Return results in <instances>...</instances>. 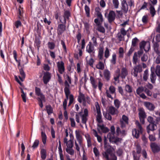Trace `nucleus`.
I'll list each match as a JSON object with an SVG mask.
<instances>
[{
    "mask_svg": "<svg viewBox=\"0 0 160 160\" xmlns=\"http://www.w3.org/2000/svg\"><path fill=\"white\" fill-rule=\"evenodd\" d=\"M41 43V42L40 40V36H36L35 37V40L34 41V46L35 47H37L38 51H39V48L40 47Z\"/></svg>",
    "mask_w": 160,
    "mask_h": 160,
    "instance_id": "nucleus-12",
    "label": "nucleus"
},
{
    "mask_svg": "<svg viewBox=\"0 0 160 160\" xmlns=\"http://www.w3.org/2000/svg\"><path fill=\"white\" fill-rule=\"evenodd\" d=\"M144 105L148 109L151 111L153 110L155 108L154 105L150 102H145Z\"/></svg>",
    "mask_w": 160,
    "mask_h": 160,
    "instance_id": "nucleus-17",
    "label": "nucleus"
},
{
    "mask_svg": "<svg viewBox=\"0 0 160 160\" xmlns=\"http://www.w3.org/2000/svg\"><path fill=\"white\" fill-rule=\"evenodd\" d=\"M110 114L109 113L103 112V115L104 117L108 120L111 121L112 120V117Z\"/></svg>",
    "mask_w": 160,
    "mask_h": 160,
    "instance_id": "nucleus-47",
    "label": "nucleus"
},
{
    "mask_svg": "<svg viewBox=\"0 0 160 160\" xmlns=\"http://www.w3.org/2000/svg\"><path fill=\"white\" fill-rule=\"evenodd\" d=\"M90 80L92 87L94 89H96L97 87V85L96 84V81L94 78L92 76H91Z\"/></svg>",
    "mask_w": 160,
    "mask_h": 160,
    "instance_id": "nucleus-29",
    "label": "nucleus"
},
{
    "mask_svg": "<svg viewBox=\"0 0 160 160\" xmlns=\"http://www.w3.org/2000/svg\"><path fill=\"white\" fill-rule=\"evenodd\" d=\"M39 140L38 139L35 140L32 146V148L33 149L37 148L39 145Z\"/></svg>",
    "mask_w": 160,
    "mask_h": 160,
    "instance_id": "nucleus-52",
    "label": "nucleus"
},
{
    "mask_svg": "<svg viewBox=\"0 0 160 160\" xmlns=\"http://www.w3.org/2000/svg\"><path fill=\"white\" fill-rule=\"evenodd\" d=\"M85 10L87 17H90V8L87 5L85 6Z\"/></svg>",
    "mask_w": 160,
    "mask_h": 160,
    "instance_id": "nucleus-46",
    "label": "nucleus"
},
{
    "mask_svg": "<svg viewBox=\"0 0 160 160\" xmlns=\"http://www.w3.org/2000/svg\"><path fill=\"white\" fill-rule=\"evenodd\" d=\"M147 44L145 41H142L139 44L140 49L144 50Z\"/></svg>",
    "mask_w": 160,
    "mask_h": 160,
    "instance_id": "nucleus-54",
    "label": "nucleus"
},
{
    "mask_svg": "<svg viewBox=\"0 0 160 160\" xmlns=\"http://www.w3.org/2000/svg\"><path fill=\"white\" fill-rule=\"evenodd\" d=\"M19 72L21 76H19V78L22 81H23L25 77V73L22 68L19 69Z\"/></svg>",
    "mask_w": 160,
    "mask_h": 160,
    "instance_id": "nucleus-25",
    "label": "nucleus"
},
{
    "mask_svg": "<svg viewBox=\"0 0 160 160\" xmlns=\"http://www.w3.org/2000/svg\"><path fill=\"white\" fill-rule=\"evenodd\" d=\"M135 124L136 125L137 129L139 132H140L141 134L143 132V128L141 126V124L138 121H136Z\"/></svg>",
    "mask_w": 160,
    "mask_h": 160,
    "instance_id": "nucleus-28",
    "label": "nucleus"
},
{
    "mask_svg": "<svg viewBox=\"0 0 160 160\" xmlns=\"http://www.w3.org/2000/svg\"><path fill=\"white\" fill-rule=\"evenodd\" d=\"M48 48L50 50L54 49L55 47V44L53 42H48Z\"/></svg>",
    "mask_w": 160,
    "mask_h": 160,
    "instance_id": "nucleus-50",
    "label": "nucleus"
},
{
    "mask_svg": "<svg viewBox=\"0 0 160 160\" xmlns=\"http://www.w3.org/2000/svg\"><path fill=\"white\" fill-rule=\"evenodd\" d=\"M149 5L150 6L149 8L150 13L151 15V16L153 17L156 14V11L153 5L150 3H149Z\"/></svg>",
    "mask_w": 160,
    "mask_h": 160,
    "instance_id": "nucleus-23",
    "label": "nucleus"
},
{
    "mask_svg": "<svg viewBox=\"0 0 160 160\" xmlns=\"http://www.w3.org/2000/svg\"><path fill=\"white\" fill-rule=\"evenodd\" d=\"M159 44L158 42H155L153 43V48L154 51L157 54L160 53L159 50L158 49Z\"/></svg>",
    "mask_w": 160,
    "mask_h": 160,
    "instance_id": "nucleus-32",
    "label": "nucleus"
},
{
    "mask_svg": "<svg viewBox=\"0 0 160 160\" xmlns=\"http://www.w3.org/2000/svg\"><path fill=\"white\" fill-rule=\"evenodd\" d=\"M91 58L88 61L87 60V63L92 67H93V64L94 62V60L92 58L93 57H91Z\"/></svg>",
    "mask_w": 160,
    "mask_h": 160,
    "instance_id": "nucleus-56",
    "label": "nucleus"
},
{
    "mask_svg": "<svg viewBox=\"0 0 160 160\" xmlns=\"http://www.w3.org/2000/svg\"><path fill=\"white\" fill-rule=\"evenodd\" d=\"M132 154L133 156L134 160H139L140 155L139 154H138L135 151L132 152Z\"/></svg>",
    "mask_w": 160,
    "mask_h": 160,
    "instance_id": "nucleus-40",
    "label": "nucleus"
},
{
    "mask_svg": "<svg viewBox=\"0 0 160 160\" xmlns=\"http://www.w3.org/2000/svg\"><path fill=\"white\" fill-rule=\"evenodd\" d=\"M117 110L113 106H111L109 107L108 112L112 115H114L116 114V112Z\"/></svg>",
    "mask_w": 160,
    "mask_h": 160,
    "instance_id": "nucleus-31",
    "label": "nucleus"
},
{
    "mask_svg": "<svg viewBox=\"0 0 160 160\" xmlns=\"http://www.w3.org/2000/svg\"><path fill=\"white\" fill-rule=\"evenodd\" d=\"M122 120L125 122L127 124H128V118L126 115H123L122 117Z\"/></svg>",
    "mask_w": 160,
    "mask_h": 160,
    "instance_id": "nucleus-60",
    "label": "nucleus"
},
{
    "mask_svg": "<svg viewBox=\"0 0 160 160\" xmlns=\"http://www.w3.org/2000/svg\"><path fill=\"white\" fill-rule=\"evenodd\" d=\"M14 25L16 28H18L19 27H20L22 25V24L20 20H17L14 23Z\"/></svg>",
    "mask_w": 160,
    "mask_h": 160,
    "instance_id": "nucleus-64",
    "label": "nucleus"
},
{
    "mask_svg": "<svg viewBox=\"0 0 160 160\" xmlns=\"http://www.w3.org/2000/svg\"><path fill=\"white\" fill-rule=\"evenodd\" d=\"M44 98H42V97H38L37 98L38 101V104L41 108H42L43 106L42 102H45L46 101L45 96L44 97Z\"/></svg>",
    "mask_w": 160,
    "mask_h": 160,
    "instance_id": "nucleus-21",
    "label": "nucleus"
},
{
    "mask_svg": "<svg viewBox=\"0 0 160 160\" xmlns=\"http://www.w3.org/2000/svg\"><path fill=\"white\" fill-rule=\"evenodd\" d=\"M66 150V152L70 155H72L74 154V151L72 148H67Z\"/></svg>",
    "mask_w": 160,
    "mask_h": 160,
    "instance_id": "nucleus-53",
    "label": "nucleus"
},
{
    "mask_svg": "<svg viewBox=\"0 0 160 160\" xmlns=\"http://www.w3.org/2000/svg\"><path fill=\"white\" fill-rule=\"evenodd\" d=\"M97 30L102 33H104L105 32V29L104 27L101 26H98V27Z\"/></svg>",
    "mask_w": 160,
    "mask_h": 160,
    "instance_id": "nucleus-63",
    "label": "nucleus"
},
{
    "mask_svg": "<svg viewBox=\"0 0 160 160\" xmlns=\"http://www.w3.org/2000/svg\"><path fill=\"white\" fill-rule=\"evenodd\" d=\"M110 56V52L108 48H106V50L104 53V57L106 58H108Z\"/></svg>",
    "mask_w": 160,
    "mask_h": 160,
    "instance_id": "nucleus-61",
    "label": "nucleus"
},
{
    "mask_svg": "<svg viewBox=\"0 0 160 160\" xmlns=\"http://www.w3.org/2000/svg\"><path fill=\"white\" fill-rule=\"evenodd\" d=\"M125 90L128 93H131L132 92V87L129 85L127 84L125 86Z\"/></svg>",
    "mask_w": 160,
    "mask_h": 160,
    "instance_id": "nucleus-45",
    "label": "nucleus"
},
{
    "mask_svg": "<svg viewBox=\"0 0 160 160\" xmlns=\"http://www.w3.org/2000/svg\"><path fill=\"white\" fill-rule=\"evenodd\" d=\"M70 16V13L69 11L66 10L65 11L63 16L64 23H66V19H68Z\"/></svg>",
    "mask_w": 160,
    "mask_h": 160,
    "instance_id": "nucleus-22",
    "label": "nucleus"
},
{
    "mask_svg": "<svg viewBox=\"0 0 160 160\" xmlns=\"http://www.w3.org/2000/svg\"><path fill=\"white\" fill-rule=\"evenodd\" d=\"M155 72L157 75L160 78V66L159 65L156 66L155 68Z\"/></svg>",
    "mask_w": 160,
    "mask_h": 160,
    "instance_id": "nucleus-38",
    "label": "nucleus"
},
{
    "mask_svg": "<svg viewBox=\"0 0 160 160\" xmlns=\"http://www.w3.org/2000/svg\"><path fill=\"white\" fill-rule=\"evenodd\" d=\"M148 58L147 54L144 53L141 58V60L142 62H146L148 60Z\"/></svg>",
    "mask_w": 160,
    "mask_h": 160,
    "instance_id": "nucleus-59",
    "label": "nucleus"
},
{
    "mask_svg": "<svg viewBox=\"0 0 160 160\" xmlns=\"http://www.w3.org/2000/svg\"><path fill=\"white\" fill-rule=\"evenodd\" d=\"M41 136L42 142L43 144L45 145L46 143L47 136L45 132L42 131L41 132Z\"/></svg>",
    "mask_w": 160,
    "mask_h": 160,
    "instance_id": "nucleus-24",
    "label": "nucleus"
},
{
    "mask_svg": "<svg viewBox=\"0 0 160 160\" xmlns=\"http://www.w3.org/2000/svg\"><path fill=\"white\" fill-rule=\"evenodd\" d=\"M139 41L138 39L137 38L135 37L133 38L132 40V47H135L136 46V44Z\"/></svg>",
    "mask_w": 160,
    "mask_h": 160,
    "instance_id": "nucleus-48",
    "label": "nucleus"
},
{
    "mask_svg": "<svg viewBox=\"0 0 160 160\" xmlns=\"http://www.w3.org/2000/svg\"><path fill=\"white\" fill-rule=\"evenodd\" d=\"M97 68L103 70L104 68V65L103 62L101 61H99L98 63L96 66Z\"/></svg>",
    "mask_w": 160,
    "mask_h": 160,
    "instance_id": "nucleus-36",
    "label": "nucleus"
},
{
    "mask_svg": "<svg viewBox=\"0 0 160 160\" xmlns=\"http://www.w3.org/2000/svg\"><path fill=\"white\" fill-rule=\"evenodd\" d=\"M23 8H22L21 6H19L18 9V17L19 18L21 19L22 17L23 14Z\"/></svg>",
    "mask_w": 160,
    "mask_h": 160,
    "instance_id": "nucleus-35",
    "label": "nucleus"
},
{
    "mask_svg": "<svg viewBox=\"0 0 160 160\" xmlns=\"http://www.w3.org/2000/svg\"><path fill=\"white\" fill-rule=\"evenodd\" d=\"M115 134H112V133H108L107 137L109 138V141L112 142V140H113L116 137H115Z\"/></svg>",
    "mask_w": 160,
    "mask_h": 160,
    "instance_id": "nucleus-42",
    "label": "nucleus"
},
{
    "mask_svg": "<svg viewBox=\"0 0 160 160\" xmlns=\"http://www.w3.org/2000/svg\"><path fill=\"white\" fill-rule=\"evenodd\" d=\"M67 148H72L73 146V141L72 140L70 139L66 143Z\"/></svg>",
    "mask_w": 160,
    "mask_h": 160,
    "instance_id": "nucleus-43",
    "label": "nucleus"
},
{
    "mask_svg": "<svg viewBox=\"0 0 160 160\" xmlns=\"http://www.w3.org/2000/svg\"><path fill=\"white\" fill-rule=\"evenodd\" d=\"M59 146L58 147V149L59 150V156L63 155L62 154V150L61 146V142L60 141V139H59Z\"/></svg>",
    "mask_w": 160,
    "mask_h": 160,
    "instance_id": "nucleus-55",
    "label": "nucleus"
},
{
    "mask_svg": "<svg viewBox=\"0 0 160 160\" xmlns=\"http://www.w3.org/2000/svg\"><path fill=\"white\" fill-rule=\"evenodd\" d=\"M150 147L152 151L154 153L158 152L160 151V147L156 143L152 142L151 143Z\"/></svg>",
    "mask_w": 160,
    "mask_h": 160,
    "instance_id": "nucleus-11",
    "label": "nucleus"
},
{
    "mask_svg": "<svg viewBox=\"0 0 160 160\" xmlns=\"http://www.w3.org/2000/svg\"><path fill=\"white\" fill-rule=\"evenodd\" d=\"M85 95L84 94L80 92L79 93V95L78 96V102L81 103L82 101H84V98H85Z\"/></svg>",
    "mask_w": 160,
    "mask_h": 160,
    "instance_id": "nucleus-34",
    "label": "nucleus"
},
{
    "mask_svg": "<svg viewBox=\"0 0 160 160\" xmlns=\"http://www.w3.org/2000/svg\"><path fill=\"white\" fill-rule=\"evenodd\" d=\"M114 104L115 107L118 109L120 107V102L118 99H116L114 100Z\"/></svg>",
    "mask_w": 160,
    "mask_h": 160,
    "instance_id": "nucleus-51",
    "label": "nucleus"
},
{
    "mask_svg": "<svg viewBox=\"0 0 160 160\" xmlns=\"http://www.w3.org/2000/svg\"><path fill=\"white\" fill-rule=\"evenodd\" d=\"M35 94L38 96L42 97V98H44L45 95L42 93L41 89L38 87H36L35 88Z\"/></svg>",
    "mask_w": 160,
    "mask_h": 160,
    "instance_id": "nucleus-19",
    "label": "nucleus"
},
{
    "mask_svg": "<svg viewBox=\"0 0 160 160\" xmlns=\"http://www.w3.org/2000/svg\"><path fill=\"white\" fill-rule=\"evenodd\" d=\"M97 126L99 128H98L97 130L98 132H100V129L102 131L103 133H106L108 132L109 131V129L106 127H105L103 125H100L98 124Z\"/></svg>",
    "mask_w": 160,
    "mask_h": 160,
    "instance_id": "nucleus-16",
    "label": "nucleus"
},
{
    "mask_svg": "<svg viewBox=\"0 0 160 160\" xmlns=\"http://www.w3.org/2000/svg\"><path fill=\"white\" fill-rule=\"evenodd\" d=\"M120 78L123 79H125L128 74V71L127 69L124 67L122 68L121 71Z\"/></svg>",
    "mask_w": 160,
    "mask_h": 160,
    "instance_id": "nucleus-15",
    "label": "nucleus"
},
{
    "mask_svg": "<svg viewBox=\"0 0 160 160\" xmlns=\"http://www.w3.org/2000/svg\"><path fill=\"white\" fill-rule=\"evenodd\" d=\"M117 56L115 53H113L112 56V58L110 60V62L113 65H115L116 63Z\"/></svg>",
    "mask_w": 160,
    "mask_h": 160,
    "instance_id": "nucleus-33",
    "label": "nucleus"
},
{
    "mask_svg": "<svg viewBox=\"0 0 160 160\" xmlns=\"http://www.w3.org/2000/svg\"><path fill=\"white\" fill-rule=\"evenodd\" d=\"M46 109L48 115H50L53 112V108L50 105L46 106Z\"/></svg>",
    "mask_w": 160,
    "mask_h": 160,
    "instance_id": "nucleus-26",
    "label": "nucleus"
},
{
    "mask_svg": "<svg viewBox=\"0 0 160 160\" xmlns=\"http://www.w3.org/2000/svg\"><path fill=\"white\" fill-rule=\"evenodd\" d=\"M138 55L137 53L136 52H135L134 54L133 57L132 59V62L134 64H136L137 62H138Z\"/></svg>",
    "mask_w": 160,
    "mask_h": 160,
    "instance_id": "nucleus-44",
    "label": "nucleus"
},
{
    "mask_svg": "<svg viewBox=\"0 0 160 160\" xmlns=\"http://www.w3.org/2000/svg\"><path fill=\"white\" fill-rule=\"evenodd\" d=\"M122 10L124 13H126L128 10V4L125 0H123L122 2Z\"/></svg>",
    "mask_w": 160,
    "mask_h": 160,
    "instance_id": "nucleus-13",
    "label": "nucleus"
},
{
    "mask_svg": "<svg viewBox=\"0 0 160 160\" xmlns=\"http://www.w3.org/2000/svg\"><path fill=\"white\" fill-rule=\"evenodd\" d=\"M155 127H157V126L154 123H150L147 128L148 133L149 134L150 131L154 130L155 129Z\"/></svg>",
    "mask_w": 160,
    "mask_h": 160,
    "instance_id": "nucleus-18",
    "label": "nucleus"
},
{
    "mask_svg": "<svg viewBox=\"0 0 160 160\" xmlns=\"http://www.w3.org/2000/svg\"><path fill=\"white\" fill-rule=\"evenodd\" d=\"M51 78V73L48 72L44 73L42 79L43 83L45 84H47L49 82Z\"/></svg>",
    "mask_w": 160,
    "mask_h": 160,
    "instance_id": "nucleus-9",
    "label": "nucleus"
},
{
    "mask_svg": "<svg viewBox=\"0 0 160 160\" xmlns=\"http://www.w3.org/2000/svg\"><path fill=\"white\" fill-rule=\"evenodd\" d=\"M106 96L109 98H110L112 100L113 99V98L112 97L111 94H114L115 97L116 96V88L115 87L113 86H111L109 88V89H106L105 92Z\"/></svg>",
    "mask_w": 160,
    "mask_h": 160,
    "instance_id": "nucleus-1",
    "label": "nucleus"
},
{
    "mask_svg": "<svg viewBox=\"0 0 160 160\" xmlns=\"http://www.w3.org/2000/svg\"><path fill=\"white\" fill-rule=\"evenodd\" d=\"M40 155L41 158L42 160H45L47 157V151L44 148H42L40 151Z\"/></svg>",
    "mask_w": 160,
    "mask_h": 160,
    "instance_id": "nucleus-20",
    "label": "nucleus"
},
{
    "mask_svg": "<svg viewBox=\"0 0 160 160\" xmlns=\"http://www.w3.org/2000/svg\"><path fill=\"white\" fill-rule=\"evenodd\" d=\"M20 90H21V93H22V94L21 95V97L22 98L23 101L25 102H26V93H25L24 92L22 88H20Z\"/></svg>",
    "mask_w": 160,
    "mask_h": 160,
    "instance_id": "nucleus-39",
    "label": "nucleus"
},
{
    "mask_svg": "<svg viewBox=\"0 0 160 160\" xmlns=\"http://www.w3.org/2000/svg\"><path fill=\"white\" fill-rule=\"evenodd\" d=\"M143 87L142 86L139 87L136 90V93L138 95H139L142 92L144 91Z\"/></svg>",
    "mask_w": 160,
    "mask_h": 160,
    "instance_id": "nucleus-49",
    "label": "nucleus"
},
{
    "mask_svg": "<svg viewBox=\"0 0 160 160\" xmlns=\"http://www.w3.org/2000/svg\"><path fill=\"white\" fill-rule=\"evenodd\" d=\"M93 151L95 156L96 157H99L100 155L99 152L98 150L96 147H95L93 148Z\"/></svg>",
    "mask_w": 160,
    "mask_h": 160,
    "instance_id": "nucleus-57",
    "label": "nucleus"
},
{
    "mask_svg": "<svg viewBox=\"0 0 160 160\" xmlns=\"http://www.w3.org/2000/svg\"><path fill=\"white\" fill-rule=\"evenodd\" d=\"M142 71V67L141 65H138L134 66L131 71V74L135 77H137L138 76V73H141Z\"/></svg>",
    "mask_w": 160,
    "mask_h": 160,
    "instance_id": "nucleus-3",
    "label": "nucleus"
},
{
    "mask_svg": "<svg viewBox=\"0 0 160 160\" xmlns=\"http://www.w3.org/2000/svg\"><path fill=\"white\" fill-rule=\"evenodd\" d=\"M69 83L67 81L65 80L64 82L65 88H64V92H70L69 88L70 87Z\"/></svg>",
    "mask_w": 160,
    "mask_h": 160,
    "instance_id": "nucleus-37",
    "label": "nucleus"
},
{
    "mask_svg": "<svg viewBox=\"0 0 160 160\" xmlns=\"http://www.w3.org/2000/svg\"><path fill=\"white\" fill-rule=\"evenodd\" d=\"M60 21L62 23L58 24L57 29L58 35H61L66 30V23H64V22H62L61 19Z\"/></svg>",
    "mask_w": 160,
    "mask_h": 160,
    "instance_id": "nucleus-2",
    "label": "nucleus"
},
{
    "mask_svg": "<svg viewBox=\"0 0 160 160\" xmlns=\"http://www.w3.org/2000/svg\"><path fill=\"white\" fill-rule=\"evenodd\" d=\"M148 16L147 15H144L142 18V21L143 23L146 24L148 22Z\"/></svg>",
    "mask_w": 160,
    "mask_h": 160,
    "instance_id": "nucleus-58",
    "label": "nucleus"
},
{
    "mask_svg": "<svg viewBox=\"0 0 160 160\" xmlns=\"http://www.w3.org/2000/svg\"><path fill=\"white\" fill-rule=\"evenodd\" d=\"M120 77V74L115 73L114 75L113 78L115 81L119 82V78Z\"/></svg>",
    "mask_w": 160,
    "mask_h": 160,
    "instance_id": "nucleus-62",
    "label": "nucleus"
},
{
    "mask_svg": "<svg viewBox=\"0 0 160 160\" xmlns=\"http://www.w3.org/2000/svg\"><path fill=\"white\" fill-rule=\"evenodd\" d=\"M57 64L58 72L61 74H63L65 70L64 63L61 61L58 62Z\"/></svg>",
    "mask_w": 160,
    "mask_h": 160,
    "instance_id": "nucleus-8",
    "label": "nucleus"
},
{
    "mask_svg": "<svg viewBox=\"0 0 160 160\" xmlns=\"http://www.w3.org/2000/svg\"><path fill=\"white\" fill-rule=\"evenodd\" d=\"M148 72V69L145 70L144 72L143 75V79L145 81H147L148 78V77L149 76Z\"/></svg>",
    "mask_w": 160,
    "mask_h": 160,
    "instance_id": "nucleus-41",
    "label": "nucleus"
},
{
    "mask_svg": "<svg viewBox=\"0 0 160 160\" xmlns=\"http://www.w3.org/2000/svg\"><path fill=\"white\" fill-rule=\"evenodd\" d=\"M103 48L100 47L99 48L98 57L99 60H102L103 58Z\"/></svg>",
    "mask_w": 160,
    "mask_h": 160,
    "instance_id": "nucleus-30",
    "label": "nucleus"
},
{
    "mask_svg": "<svg viewBox=\"0 0 160 160\" xmlns=\"http://www.w3.org/2000/svg\"><path fill=\"white\" fill-rule=\"evenodd\" d=\"M150 71L151 72L150 75L151 82L152 84H155V83L157 77L155 74V68L154 66H152L151 67Z\"/></svg>",
    "mask_w": 160,
    "mask_h": 160,
    "instance_id": "nucleus-7",
    "label": "nucleus"
},
{
    "mask_svg": "<svg viewBox=\"0 0 160 160\" xmlns=\"http://www.w3.org/2000/svg\"><path fill=\"white\" fill-rule=\"evenodd\" d=\"M96 107L97 113L96 116V120L98 123H100L102 122V116L100 111V107L98 103L96 105Z\"/></svg>",
    "mask_w": 160,
    "mask_h": 160,
    "instance_id": "nucleus-6",
    "label": "nucleus"
},
{
    "mask_svg": "<svg viewBox=\"0 0 160 160\" xmlns=\"http://www.w3.org/2000/svg\"><path fill=\"white\" fill-rule=\"evenodd\" d=\"M141 134L138 132L136 128H134L132 130V135L136 138H138L139 137V134Z\"/></svg>",
    "mask_w": 160,
    "mask_h": 160,
    "instance_id": "nucleus-27",
    "label": "nucleus"
},
{
    "mask_svg": "<svg viewBox=\"0 0 160 160\" xmlns=\"http://www.w3.org/2000/svg\"><path fill=\"white\" fill-rule=\"evenodd\" d=\"M138 115L140 121L142 124L145 123V119L146 118V115L143 108H140L138 109Z\"/></svg>",
    "mask_w": 160,
    "mask_h": 160,
    "instance_id": "nucleus-5",
    "label": "nucleus"
},
{
    "mask_svg": "<svg viewBox=\"0 0 160 160\" xmlns=\"http://www.w3.org/2000/svg\"><path fill=\"white\" fill-rule=\"evenodd\" d=\"M115 13L113 11H111L109 12L108 19V22L111 24L115 19Z\"/></svg>",
    "mask_w": 160,
    "mask_h": 160,
    "instance_id": "nucleus-10",
    "label": "nucleus"
},
{
    "mask_svg": "<svg viewBox=\"0 0 160 160\" xmlns=\"http://www.w3.org/2000/svg\"><path fill=\"white\" fill-rule=\"evenodd\" d=\"M94 46L92 42H90L86 47V51L90 54L91 57L94 56L95 50Z\"/></svg>",
    "mask_w": 160,
    "mask_h": 160,
    "instance_id": "nucleus-4",
    "label": "nucleus"
},
{
    "mask_svg": "<svg viewBox=\"0 0 160 160\" xmlns=\"http://www.w3.org/2000/svg\"><path fill=\"white\" fill-rule=\"evenodd\" d=\"M104 78L107 81H109L111 78V73L108 70L105 69L103 72Z\"/></svg>",
    "mask_w": 160,
    "mask_h": 160,
    "instance_id": "nucleus-14",
    "label": "nucleus"
}]
</instances>
